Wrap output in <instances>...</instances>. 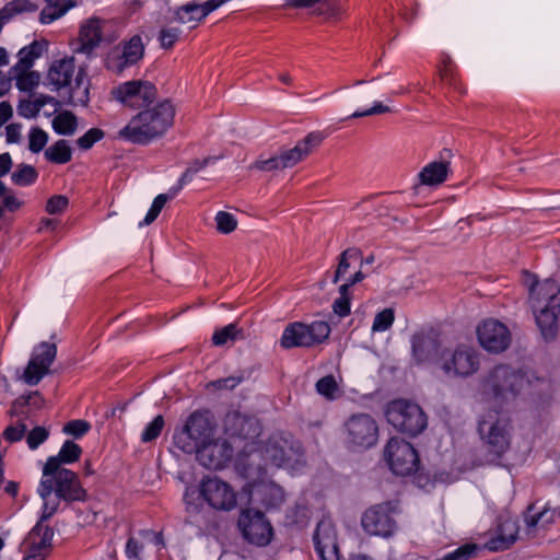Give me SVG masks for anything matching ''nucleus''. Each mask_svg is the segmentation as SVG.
Instances as JSON below:
<instances>
[{
  "label": "nucleus",
  "mask_w": 560,
  "mask_h": 560,
  "mask_svg": "<svg viewBox=\"0 0 560 560\" xmlns=\"http://www.w3.org/2000/svg\"><path fill=\"white\" fill-rule=\"evenodd\" d=\"M345 440L351 447L369 448L378 439V425L369 413H355L343 424Z\"/></svg>",
  "instance_id": "4468645a"
},
{
  "label": "nucleus",
  "mask_w": 560,
  "mask_h": 560,
  "mask_svg": "<svg viewBox=\"0 0 560 560\" xmlns=\"http://www.w3.org/2000/svg\"><path fill=\"white\" fill-rule=\"evenodd\" d=\"M48 43L44 39L34 40L30 45L23 47L18 52L19 60L12 67V70H30L36 59L47 50Z\"/></svg>",
  "instance_id": "c85d7f7f"
},
{
  "label": "nucleus",
  "mask_w": 560,
  "mask_h": 560,
  "mask_svg": "<svg viewBox=\"0 0 560 560\" xmlns=\"http://www.w3.org/2000/svg\"><path fill=\"white\" fill-rule=\"evenodd\" d=\"M390 112V108L386 105H383L381 102H375L374 105L365 110H357L354 112L350 118H361L372 115H380Z\"/></svg>",
  "instance_id": "680f3d73"
},
{
  "label": "nucleus",
  "mask_w": 560,
  "mask_h": 560,
  "mask_svg": "<svg viewBox=\"0 0 560 560\" xmlns=\"http://www.w3.org/2000/svg\"><path fill=\"white\" fill-rule=\"evenodd\" d=\"M175 109L171 102L163 101L152 108L133 116L119 131V137L131 143L145 144L162 136L173 124Z\"/></svg>",
  "instance_id": "f03ea898"
},
{
  "label": "nucleus",
  "mask_w": 560,
  "mask_h": 560,
  "mask_svg": "<svg viewBox=\"0 0 560 560\" xmlns=\"http://www.w3.org/2000/svg\"><path fill=\"white\" fill-rule=\"evenodd\" d=\"M517 534L516 521L506 518L499 524L495 535L485 544V548L493 552L506 550L515 542Z\"/></svg>",
  "instance_id": "bb28decb"
},
{
  "label": "nucleus",
  "mask_w": 560,
  "mask_h": 560,
  "mask_svg": "<svg viewBox=\"0 0 560 560\" xmlns=\"http://www.w3.org/2000/svg\"><path fill=\"white\" fill-rule=\"evenodd\" d=\"M214 220L217 230L222 234L232 233L237 228V220L230 212L219 211Z\"/></svg>",
  "instance_id": "49530a36"
},
{
  "label": "nucleus",
  "mask_w": 560,
  "mask_h": 560,
  "mask_svg": "<svg viewBox=\"0 0 560 560\" xmlns=\"http://www.w3.org/2000/svg\"><path fill=\"white\" fill-rule=\"evenodd\" d=\"M46 7L42 10L39 21L43 24H50L63 16L74 3L70 0H45Z\"/></svg>",
  "instance_id": "473e14b6"
},
{
  "label": "nucleus",
  "mask_w": 560,
  "mask_h": 560,
  "mask_svg": "<svg viewBox=\"0 0 560 560\" xmlns=\"http://www.w3.org/2000/svg\"><path fill=\"white\" fill-rule=\"evenodd\" d=\"M12 166L11 155L9 153L0 154V177L7 175Z\"/></svg>",
  "instance_id": "774afa93"
},
{
  "label": "nucleus",
  "mask_w": 560,
  "mask_h": 560,
  "mask_svg": "<svg viewBox=\"0 0 560 560\" xmlns=\"http://www.w3.org/2000/svg\"><path fill=\"white\" fill-rule=\"evenodd\" d=\"M242 382L241 377L229 376L225 378L217 380L212 385L218 389H233Z\"/></svg>",
  "instance_id": "0e129e2a"
},
{
  "label": "nucleus",
  "mask_w": 560,
  "mask_h": 560,
  "mask_svg": "<svg viewBox=\"0 0 560 560\" xmlns=\"http://www.w3.org/2000/svg\"><path fill=\"white\" fill-rule=\"evenodd\" d=\"M57 354L55 343L42 342L33 352V355L24 371V381L28 385H36L48 372Z\"/></svg>",
  "instance_id": "412c9836"
},
{
  "label": "nucleus",
  "mask_w": 560,
  "mask_h": 560,
  "mask_svg": "<svg viewBox=\"0 0 560 560\" xmlns=\"http://www.w3.org/2000/svg\"><path fill=\"white\" fill-rule=\"evenodd\" d=\"M238 526L244 538L256 546H267L272 537V527L264 513L244 510L238 518Z\"/></svg>",
  "instance_id": "a211bd4d"
},
{
  "label": "nucleus",
  "mask_w": 560,
  "mask_h": 560,
  "mask_svg": "<svg viewBox=\"0 0 560 560\" xmlns=\"http://www.w3.org/2000/svg\"><path fill=\"white\" fill-rule=\"evenodd\" d=\"M144 43L141 35H133L113 47L105 59L107 70L120 74L137 65L144 56Z\"/></svg>",
  "instance_id": "ddd939ff"
},
{
  "label": "nucleus",
  "mask_w": 560,
  "mask_h": 560,
  "mask_svg": "<svg viewBox=\"0 0 560 560\" xmlns=\"http://www.w3.org/2000/svg\"><path fill=\"white\" fill-rule=\"evenodd\" d=\"M175 196H171V189L168 190L167 194H160L158 195L152 205H151V208L149 209L147 215L144 217L143 221H141L139 223V226H143V225H149L151 224L158 217L159 214L161 213L162 209L164 208L165 203L174 198Z\"/></svg>",
  "instance_id": "79ce46f5"
},
{
  "label": "nucleus",
  "mask_w": 560,
  "mask_h": 560,
  "mask_svg": "<svg viewBox=\"0 0 560 560\" xmlns=\"http://www.w3.org/2000/svg\"><path fill=\"white\" fill-rule=\"evenodd\" d=\"M479 345L489 353H501L511 345L509 328L498 319L488 318L477 327Z\"/></svg>",
  "instance_id": "f3484780"
},
{
  "label": "nucleus",
  "mask_w": 560,
  "mask_h": 560,
  "mask_svg": "<svg viewBox=\"0 0 560 560\" xmlns=\"http://www.w3.org/2000/svg\"><path fill=\"white\" fill-rule=\"evenodd\" d=\"M529 303L544 338H552L560 313V285L551 279L535 282L530 287Z\"/></svg>",
  "instance_id": "20e7f679"
},
{
  "label": "nucleus",
  "mask_w": 560,
  "mask_h": 560,
  "mask_svg": "<svg viewBox=\"0 0 560 560\" xmlns=\"http://www.w3.org/2000/svg\"><path fill=\"white\" fill-rule=\"evenodd\" d=\"M48 141V135L46 131L38 127H34L28 132V149L33 153L40 152Z\"/></svg>",
  "instance_id": "c03bdc74"
},
{
  "label": "nucleus",
  "mask_w": 560,
  "mask_h": 560,
  "mask_svg": "<svg viewBox=\"0 0 560 560\" xmlns=\"http://www.w3.org/2000/svg\"><path fill=\"white\" fill-rule=\"evenodd\" d=\"M528 386L525 374L508 364H498L480 380L481 394L503 406L514 402Z\"/></svg>",
  "instance_id": "7ed1b4c3"
},
{
  "label": "nucleus",
  "mask_w": 560,
  "mask_h": 560,
  "mask_svg": "<svg viewBox=\"0 0 560 560\" xmlns=\"http://www.w3.org/2000/svg\"><path fill=\"white\" fill-rule=\"evenodd\" d=\"M78 127L77 117L69 110L59 113L52 120V128L56 133L71 136Z\"/></svg>",
  "instance_id": "4c0bfd02"
},
{
  "label": "nucleus",
  "mask_w": 560,
  "mask_h": 560,
  "mask_svg": "<svg viewBox=\"0 0 560 560\" xmlns=\"http://www.w3.org/2000/svg\"><path fill=\"white\" fill-rule=\"evenodd\" d=\"M198 463L212 470L224 468L233 457V447L229 441L221 438H212L198 450L194 451Z\"/></svg>",
  "instance_id": "6ab92c4d"
},
{
  "label": "nucleus",
  "mask_w": 560,
  "mask_h": 560,
  "mask_svg": "<svg viewBox=\"0 0 560 560\" xmlns=\"http://www.w3.org/2000/svg\"><path fill=\"white\" fill-rule=\"evenodd\" d=\"M164 418L162 416H156L143 430L141 441L143 443H148L158 439L164 428Z\"/></svg>",
  "instance_id": "09e8293b"
},
{
  "label": "nucleus",
  "mask_w": 560,
  "mask_h": 560,
  "mask_svg": "<svg viewBox=\"0 0 560 560\" xmlns=\"http://www.w3.org/2000/svg\"><path fill=\"white\" fill-rule=\"evenodd\" d=\"M384 457L395 475L408 476L418 470L420 460L413 446L399 438H392L384 450Z\"/></svg>",
  "instance_id": "2eb2a0df"
},
{
  "label": "nucleus",
  "mask_w": 560,
  "mask_h": 560,
  "mask_svg": "<svg viewBox=\"0 0 560 560\" xmlns=\"http://www.w3.org/2000/svg\"><path fill=\"white\" fill-rule=\"evenodd\" d=\"M385 417L396 430L416 436L428 425V418L423 409L416 402L399 398L386 405Z\"/></svg>",
  "instance_id": "6e6552de"
},
{
  "label": "nucleus",
  "mask_w": 560,
  "mask_h": 560,
  "mask_svg": "<svg viewBox=\"0 0 560 560\" xmlns=\"http://www.w3.org/2000/svg\"><path fill=\"white\" fill-rule=\"evenodd\" d=\"M439 365L448 378H467L480 370L481 354L474 346L459 343L441 353Z\"/></svg>",
  "instance_id": "423d86ee"
},
{
  "label": "nucleus",
  "mask_w": 560,
  "mask_h": 560,
  "mask_svg": "<svg viewBox=\"0 0 560 560\" xmlns=\"http://www.w3.org/2000/svg\"><path fill=\"white\" fill-rule=\"evenodd\" d=\"M397 513L398 504L396 502L375 504L363 513L361 525L370 535L390 537L397 528L394 518Z\"/></svg>",
  "instance_id": "f8f14e48"
},
{
  "label": "nucleus",
  "mask_w": 560,
  "mask_h": 560,
  "mask_svg": "<svg viewBox=\"0 0 560 560\" xmlns=\"http://www.w3.org/2000/svg\"><path fill=\"white\" fill-rule=\"evenodd\" d=\"M47 161L55 164H66L72 159V149L67 140H58L45 151Z\"/></svg>",
  "instance_id": "f704fd0d"
},
{
  "label": "nucleus",
  "mask_w": 560,
  "mask_h": 560,
  "mask_svg": "<svg viewBox=\"0 0 560 560\" xmlns=\"http://www.w3.org/2000/svg\"><path fill=\"white\" fill-rule=\"evenodd\" d=\"M252 168L270 172L275 170H283L284 165H282L281 154L271 156L269 159H258L253 165Z\"/></svg>",
  "instance_id": "bf43d9fd"
},
{
  "label": "nucleus",
  "mask_w": 560,
  "mask_h": 560,
  "mask_svg": "<svg viewBox=\"0 0 560 560\" xmlns=\"http://www.w3.org/2000/svg\"><path fill=\"white\" fill-rule=\"evenodd\" d=\"M411 347L416 361L425 362L439 350L438 335L433 330L417 332L412 336Z\"/></svg>",
  "instance_id": "cd10ccee"
},
{
  "label": "nucleus",
  "mask_w": 560,
  "mask_h": 560,
  "mask_svg": "<svg viewBox=\"0 0 560 560\" xmlns=\"http://www.w3.org/2000/svg\"><path fill=\"white\" fill-rule=\"evenodd\" d=\"M113 97L130 108H141L156 97V88L150 81L131 80L120 83L112 91Z\"/></svg>",
  "instance_id": "dca6fc26"
},
{
  "label": "nucleus",
  "mask_w": 560,
  "mask_h": 560,
  "mask_svg": "<svg viewBox=\"0 0 560 560\" xmlns=\"http://www.w3.org/2000/svg\"><path fill=\"white\" fill-rule=\"evenodd\" d=\"M357 260H361V262H363L362 253L359 248L351 247L342 252L339 256V262L335 271L332 282L337 283L339 280L345 278L350 268L351 261Z\"/></svg>",
  "instance_id": "e433bc0d"
},
{
  "label": "nucleus",
  "mask_w": 560,
  "mask_h": 560,
  "mask_svg": "<svg viewBox=\"0 0 560 560\" xmlns=\"http://www.w3.org/2000/svg\"><path fill=\"white\" fill-rule=\"evenodd\" d=\"M26 430L27 427L24 422L19 421L14 424H10L3 431V439L9 443L19 442L24 438Z\"/></svg>",
  "instance_id": "6e6d98bb"
},
{
  "label": "nucleus",
  "mask_w": 560,
  "mask_h": 560,
  "mask_svg": "<svg viewBox=\"0 0 560 560\" xmlns=\"http://www.w3.org/2000/svg\"><path fill=\"white\" fill-rule=\"evenodd\" d=\"M103 38V21L98 18H91L80 28L79 47L77 52L91 55L101 44Z\"/></svg>",
  "instance_id": "a878e982"
},
{
  "label": "nucleus",
  "mask_w": 560,
  "mask_h": 560,
  "mask_svg": "<svg viewBox=\"0 0 560 560\" xmlns=\"http://www.w3.org/2000/svg\"><path fill=\"white\" fill-rule=\"evenodd\" d=\"M316 390L322 396L328 399H334L338 390L335 377L332 375H327L318 380L316 383Z\"/></svg>",
  "instance_id": "3c124183"
},
{
  "label": "nucleus",
  "mask_w": 560,
  "mask_h": 560,
  "mask_svg": "<svg viewBox=\"0 0 560 560\" xmlns=\"http://www.w3.org/2000/svg\"><path fill=\"white\" fill-rule=\"evenodd\" d=\"M223 427L226 434L232 438L255 439L260 434V424L254 417L238 411H230L225 415Z\"/></svg>",
  "instance_id": "5701e85b"
},
{
  "label": "nucleus",
  "mask_w": 560,
  "mask_h": 560,
  "mask_svg": "<svg viewBox=\"0 0 560 560\" xmlns=\"http://www.w3.org/2000/svg\"><path fill=\"white\" fill-rule=\"evenodd\" d=\"M43 499V514L40 521L51 517L58 509L59 500L67 502L85 501L88 493L82 487L79 476L68 468H43V476L37 488Z\"/></svg>",
  "instance_id": "f257e3e1"
},
{
  "label": "nucleus",
  "mask_w": 560,
  "mask_h": 560,
  "mask_svg": "<svg viewBox=\"0 0 560 560\" xmlns=\"http://www.w3.org/2000/svg\"><path fill=\"white\" fill-rule=\"evenodd\" d=\"M180 30L176 26L163 27L160 32V43L163 48H172L180 36Z\"/></svg>",
  "instance_id": "5fc2aeb1"
},
{
  "label": "nucleus",
  "mask_w": 560,
  "mask_h": 560,
  "mask_svg": "<svg viewBox=\"0 0 560 560\" xmlns=\"http://www.w3.org/2000/svg\"><path fill=\"white\" fill-rule=\"evenodd\" d=\"M394 319V311L392 308H385L375 315L372 330L374 332H383L392 327Z\"/></svg>",
  "instance_id": "a18cd8bd"
},
{
  "label": "nucleus",
  "mask_w": 560,
  "mask_h": 560,
  "mask_svg": "<svg viewBox=\"0 0 560 560\" xmlns=\"http://www.w3.org/2000/svg\"><path fill=\"white\" fill-rule=\"evenodd\" d=\"M49 436V432L44 427H35L26 435V443L31 450H36L43 444Z\"/></svg>",
  "instance_id": "4d7b16f0"
},
{
  "label": "nucleus",
  "mask_w": 560,
  "mask_h": 560,
  "mask_svg": "<svg viewBox=\"0 0 560 560\" xmlns=\"http://www.w3.org/2000/svg\"><path fill=\"white\" fill-rule=\"evenodd\" d=\"M54 530L49 526L37 524L31 533L32 546L30 550L35 553H42L46 558L51 548Z\"/></svg>",
  "instance_id": "2f4dec72"
},
{
  "label": "nucleus",
  "mask_w": 560,
  "mask_h": 560,
  "mask_svg": "<svg viewBox=\"0 0 560 560\" xmlns=\"http://www.w3.org/2000/svg\"><path fill=\"white\" fill-rule=\"evenodd\" d=\"M104 138V131L98 128H91L83 136L78 138L77 144L82 150L91 149L97 141Z\"/></svg>",
  "instance_id": "603ef678"
},
{
  "label": "nucleus",
  "mask_w": 560,
  "mask_h": 560,
  "mask_svg": "<svg viewBox=\"0 0 560 560\" xmlns=\"http://www.w3.org/2000/svg\"><path fill=\"white\" fill-rule=\"evenodd\" d=\"M175 196H171V189L168 190L167 194H160L158 195L152 205H151V208L149 209L147 215L144 217L143 221H141L139 223V226H143V225H149L151 224L158 217L159 214L161 213L162 209L164 208L165 203L174 198Z\"/></svg>",
  "instance_id": "37998d69"
},
{
  "label": "nucleus",
  "mask_w": 560,
  "mask_h": 560,
  "mask_svg": "<svg viewBox=\"0 0 560 560\" xmlns=\"http://www.w3.org/2000/svg\"><path fill=\"white\" fill-rule=\"evenodd\" d=\"M199 497L217 512H231L237 506V492L218 477H205L199 485Z\"/></svg>",
  "instance_id": "9b49d317"
},
{
  "label": "nucleus",
  "mask_w": 560,
  "mask_h": 560,
  "mask_svg": "<svg viewBox=\"0 0 560 560\" xmlns=\"http://www.w3.org/2000/svg\"><path fill=\"white\" fill-rule=\"evenodd\" d=\"M238 338H242V329L232 323L215 330L212 336V342L215 346H224L229 342H234Z\"/></svg>",
  "instance_id": "a19ab883"
},
{
  "label": "nucleus",
  "mask_w": 560,
  "mask_h": 560,
  "mask_svg": "<svg viewBox=\"0 0 560 560\" xmlns=\"http://www.w3.org/2000/svg\"><path fill=\"white\" fill-rule=\"evenodd\" d=\"M324 135L319 131L307 133L294 148L282 151V165L284 168L293 167L298 163L305 160L315 148L319 147L324 140Z\"/></svg>",
  "instance_id": "393cba45"
},
{
  "label": "nucleus",
  "mask_w": 560,
  "mask_h": 560,
  "mask_svg": "<svg viewBox=\"0 0 560 560\" xmlns=\"http://www.w3.org/2000/svg\"><path fill=\"white\" fill-rule=\"evenodd\" d=\"M217 160L218 158L215 156H207L202 160H195L191 163H189L188 167L178 179L177 185L171 188V196H176L186 184L192 180V178L198 172L203 170L209 164H213Z\"/></svg>",
  "instance_id": "72a5a7b5"
},
{
  "label": "nucleus",
  "mask_w": 560,
  "mask_h": 560,
  "mask_svg": "<svg viewBox=\"0 0 560 560\" xmlns=\"http://www.w3.org/2000/svg\"><path fill=\"white\" fill-rule=\"evenodd\" d=\"M15 85L20 91L33 92L40 82V74L37 71L30 70H10Z\"/></svg>",
  "instance_id": "c9c22d12"
},
{
  "label": "nucleus",
  "mask_w": 560,
  "mask_h": 560,
  "mask_svg": "<svg viewBox=\"0 0 560 560\" xmlns=\"http://www.w3.org/2000/svg\"><path fill=\"white\" fill-rule=\"evenodd\" d=\"M556 518V511L550 509H544L539 512L533 513V508L528 509L525 516V522L528 528L546 527L553 523Z\"/></svg>",
  "instance_id": "58836bf2"
},
{
  "label": "nucleus",
  "mask_w": 560,
  "mask_h": 560,
  "mask_svg": "<svg viewBox=\"0 0 560 560\" xmlns=\"http://www.w3.org/2000/svg\"><path fill=\"white\" fill-rule=\"evenodd\" d=\"M187 525L194 526L198 535H206L217 528L212 515L201 503L195 502L188 491L184 494Z\"/></svg>",
  "instance_id": "b1692460"
},
{
  "label": "nucleus",
  "mask_w": 560,
  "mask_h": 560,
  "mask_svg": "<svg viewBox=\"0 0 560 560\" xmlns=\"http://www.w3.org/2000/svg\"><path fill=\"white\" fill-rule=\"evenodd\" d=\"M13 114L12 106L9 102H1L0 103V126L4 125Z\"/></svg>",
  "instance_id": "338daca9"
},
{
  "label": "nucleus",
  "mask_w": 560,
  "mask_h": 560,
  "mask_svg": "<svg viewBox=\"0 0 560 560\" xmlns=\"http://www.w3.org/2000/svg\"><path fill=\"white\" fill-rule=\"evenodd\" d=\"M330 331L329 324L324 320H314L311 324L294 322L284 328L280 346L284 349L311 348L324 342Z\"/></svg>",
  "instance_id": "9d476101"
},
{
  "label": "nucleus",
  "mask_w": 560,
  "mask_h": 560,
  "mask_svg": "<svg viewBox=\"0 0 560 560\" xmlns=\"http://www.w3.org/2000/svg\"><path fill=\"white\" fill-rule=\"evenodd\" d=\"M511 419L489 413L482 417L478 423V432L489 454L497 458L504 456L512 443Z\"/></svg>",
  "instance_id": "1a4fd4ad"
},
{
  "label": "nucleus",
  "mask_w": 560,
  "mask_h": 560,
  "mask_svg": "<svg viewBox=\"0 0 560 560\" xmlns=\"http://www.w3.org/2000/svg\"><path fill=\"white\" fill-rule=\"evenodd\" d=\"M38 172L36 168L28 164H21L12 173L11 179L16 186H30L36 182Z\"/></svg>",
  "instance_id": "ea45409f"
},
{
  "label": "nucleus",
  "mask_w": 560,
  "mask_h": 560,
  "mask_svg": "<svg viewBox=\"0 0 560 560\" xmlns=\"http://www.w3.org/2000/svg\"><path fill=\"white\" fill-rule=\"evenodd\" d=\"M18 114L24 118H35L39 114V109L33 100H21L18 105Z\"/></svg>",
  "instance_id": "052dcab7"
},
{
  "label": "nucleus",
  "mask_w": 560,
  "mask_h": 560,
  "mask_svg": "<svg viewBox=\"0 0 560 560\" xmlns=\"http://www.w3.org/2000/svg\"><path fill=\"white\" fill-rule=\"evenodd\" d=\"M264 452L265 458L277 467L300 463L302 457L301 445L283 436L269 439Z\"/></svg>",
  "instance_id": "aec40b11"
},
{
  "label": "nucleus",
  "mask_w": 560,
  "mask_h": 560,
  "mask_svg": "<svg viewBox=\"0 0 560 560\" xmlns=\"http://www.w3.org/2000/svg\"><path fill=\"white\" fill-rule=\"evenodd\" d=\"M81 454L82 448L79 444L73 441H66L60 447L59 453L56 456H50L45 466H47V470L65 468L63 465L79 460Z\"/></svg>",
  "instance_id": "c756f323"
},
{
  "label": "nucleus",
  "mask_w": 560,
  "mask_h": 560,
  "mask_svg": "<svg viewBox=\"0 0 560 560\" xmlns=\"http://www.w3.org/2000/svg\"><path fill=\"white\" fill-rule=\"evenodd\" d=\"M265 494L270 497L269 499H267V498L264 499V504L268 508H277L284 500V494H283L282 489L275 485L266 486Z\"/></svg>",
  "instance_id": "13d9d810"
},
{
  "label": "nucleus",
  "mask_w": 560,
  "mask_h": 560,
  "mask_svg": "<svg viewBox=\"0 0 560 560\" xmlns=\"http://www.w3.org/2000/svg\"><path fill=\"white\" fill-rule=\"evenodd\" d=\"M339 293L340 296L334 302L332 310L338 316L345 317L350 314L351 298L349 294L348 285H340Z\"/></svg>",
  "instance_id": "de8ad7c7"
},
{
  "label": "nucleus",
  "mask_w": 560,
  "mask_h": 560,
  "mask_svg": "<svg viewBox=\"0 0 560 560\" xmlns=\"http://www.w3.org/2000/svg\"><path fill=\"white\" fill-rule=\"evenodd\" d=\"M450 171L447 161H433L427 164L419 173L420 183L434 186L446 180Z\"/></svg>",
  "instance_id": "7c9ffc66"
},
{
  "label": "nucleus",
  "mask_w": 560,
  "mask_h": 560,
  "mask_svg": "<svg viewBox=\"0 0 560 560\" xmlns=\"http://www.w3.org/2000/svg\"><path fill=\"white\" fill-rule=\"evenodd\" d=\"M84 73L82 69L77 71L73 57H66L55 60L47 73L48 85L52 90L69 88L71 103H85L88 101V90L79 91L83 84Z\"/></svg>",
  "instance_id": "0eeeda50"
},
{
  "label": "nucleus",
  "mask_w": 560,
  "mask_h": 560,
  "mask_svg": "<svg viewBox=\"0 0 560 560\" xmlns=\"http://www.w3.org/2000/svg\"><path fill=\"white\" fill-rule=\"evenodd\" d=\"M215 436V423L209 411H194L184 427L174 436L175 444L186 454H192L210 439Z\"/></svg>",
  "instance_id": "39448f33"
},
{
  "label": "nucleus",
  "mask_w": 560,
  "mask_h": 560,
  "mask_svg": "<svg viewBox=\"0 0 560 560\" xmlns=\"http://www.w3.org/2000/svg\"><path fill=\"white\" fill-rule=\"evenodd\" d=\"M91 430V424L86 420L77 419L67 422L62 429L66 434L80 439Z\"/></svg>",
  "instance_id": "8fccbe9b"
},
{
  "label": "nucleus",
  "mask_w": 560,
  "mask_h": 560,
  "mask_svg": "<svg viewBox=\"0 0 560 560\" xmlns=\"http://www.w3.org/2000/svg\"><path fill=\"white\" fill-rule=\"evenodd\" d=\"M142 544L135 537H129L126 544V556L129 559L140 560L139 556L142 550Z\"/></svg>",
  "instance_id": "e2e57ef3"
},
{
  "label": "nucleus",
  "mask_w": 560,
  "mask_h": 560,
  "mask_svg": "<svg viewBox=\"0 0 560 560\" xmlns=\"http://www.w3.org/2000/svg\"><path fill=\"white\" fill-rule=\"evenodd\" d=\"M5 138L9 143H16L21 139V125L10 124L5 128Z\"/></svg>",
  "instance_id": "69168bd1"
},
{
  "label": "nucleus",
  "mask_w": 560,
  "mask_h": 560,
  "mask_svg": "<svg viewBox=\"0 0 560 560\" xmlns=\"http://www.w3.org/2000/svg\"><path fill=\"white\" fill-rule=\"evenodd\" d=\"M69 206V199L65 195H54L51 196L45 206V210L49 214H60Z\"/></svg>",
  "instance_id": "864d4df0"
},
{
  "label": "nucleus",
  "mask_w": 560,
  "mask_h": 560,
  "mask_svg": "<svg viewBox=\"0 0 560 560\" xmlns=\"http://www.w3.org/2000/svg\"><path fill=\"white\" fill-rule=\"evenodd\" d=\"M313 540L320 560H339L337 533L329 520L318 522Z\"/></svg>",
  "instance_id": "4be33fe9"
}]
</instances>
